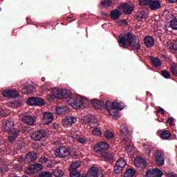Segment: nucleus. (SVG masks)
<instances>
[{
  "instance_id": "nucleus-47",
  "label": "nucleus",
  "mask_w": 177,
  "mask_h": 177,
  "mask_svg": "<svg viewBox=\"0 0 177 177\" xmlns=\"http://www.w3.org/2000/svg\"><path fill=\"white\" fill-rule=\"evenodd\" d=\"M26 21H28V18H26Z\"/></svg>"
},
{
  "instance_id": "nucleus-7",
  "label": "nucleus",
  "mask_w": 177,
  "mask_h": 177,
  "mask_svg": "<svg viewBox=\"0 0 177 177\" xmlns=\"http://www.w3.org/2000/svg\"><path fill=\"white\" fill-rule=\"evenodd\" d=\"M122 10L125 15H131L133 12V9L135 8V6H133V4L131 2L129 3H125L122 7Z\"/></svg>"
},
{
  "instance_id": "nucleus-44",
  "label": "nucleus",
  "mask_w": 177,
  "mask_h": 177,
  "mask_svg": "<svg viewBox=\"0 0 177 177\" xmlns=\"http://www.w3.org/2000/svg\"><path fill=\"white\" fill-rule=\"evenodd\" d=\"M29 133H35V132H29Z\"/></svg>"
},
{
  "instance_id": "nucleus-28",
  "label": "nucleus",
  "mask_w": 177,
  "mask_h": 177,
  "mask_svg": "<svg viewBox=\"0 0 177 177\" xmlns=\"http://www.w3.org/2000/svg\"><path fill=\"white\" fill-rule=\"evenodd\" d=\"M171 49L172 52L177 53V40L173 43L172 48Z\"/></svg>"
},
{
  "instance_id": "nucleus-20",
  "label": "nucleus",
  "mask_w": 177,
  "mask_h": 177,
  "mask_svg": "<svg viewBox=\"0 0 177 177\" xmlns=\"http://www.w3.org/2000/svg\"><path fill=\"white\" fill-rule=\"evenodd\" d=\"M153 0H139L140 6H150Z\"/></svg>"
},
{
  "instance_id": "nucleus-43",
  "label": "nucleus",
  "mask_w": 177,
  "mask_h": 177,
  "mask_svg": "<svg viewBox=\"0 0 177 177\" xmlns=\"http://www.w3.org/2000/svg\"><path fill=\"white\" fill-rule=\"evenodd\" d=\"M69 23H71V21H73V20H68Z\"/></svg>"
},
{
  "instance_id": "nucleus-26",
  "label": "nucleus",
  "mask_w": 177,
  "mask_h": 177,
  "mask_svg": "<svg viewBox=\"0 0 177 177\" xmlns=\"http://www.w3.org/2000/svg\"><path fill=\"white\" fill-rule=\"evenodd\" d=\"M52 86V83L49 82H46L44 84H43L42 88L44 91H49V88Z\"/></svg>"
},
{
  "instance_id": "nucleus-30",
  "label": "nucleus",
  "mask_w": 177,
  "mask_h": 177,
  "mask_svg": "<svg viewBox=\"0 0 177 177\" xmlns=\"http://www.w3.org/2000/svg\"><path fill=\"white\" fill-rule=\"evenodd\" d=\"M173 122H174V118H169L166 121V124H169L170 127H172Z\"/></svg>"
},
{
  "instance_id": "nucleus-19",
  "label": "nucleus",
  "mask_w": 177,
  "mask_h": 177,
  "mask_svg": "<svg viewBox=\"0 0 177 177\" xmlns=\"http://www.w3.org/2000/svg\"><path fill=\"white\" fill-rule=\"evenodd\" d=\"M118 109L116 108H112V109H109V113L111 117H118Z\"/></svg>"
},
{
  "instance_id": "nucleus-40",
  "label": "nucleus",
  "mask_w": 177,
  "mask_h": 177,
  "mask_svg": "<svg viewBox=\"0 0 177 177\" xmlns=\"http://www.w3.org/2000/svg\"><path fill=\"white\" fill-rule=\"evenodd\" d=\"M102 15H103V16H105V17L107 16V13H106V12H104Z\"/></svg>"
},
{
  "instance_id": "nucleus-17",
  "label": "nucleus",
  "mask_w": 177,
  "mask_h": 177,
  "mask_svg": "<svg viewBox=\"0 0 177 177\" xmlns=\"http://www.w3.org/2000/svg\"><path fill=\"white\" fill-rule=\"evenodd\" d=\"M117 103V101H113L111 102V101L107 100L104 104L105 108L108 111L111 110L112 109H115V104Z\"/></svg>"
},
{
  "instance_id": "nucleus-9",
  "label": "nucleus",
  "mask_w": 177,
  "mask_h": 177,
  "mask_svg": "<svg viewBox=\"0 0 177 177\" xmlns=\"http://www.w3.org/2000/svg\"><path fill=\"white\" fill-rule=\"evenodd\" d=\"M21 120L25 124H28V125H34L35 124V118L30 115H24Z\"/></svg>"
},
{
  "instance_id": "nucleus-4",
  "label": "nucleus",
  "mask_w": 177,
  "mask_h": 177,
  "mask_svg": "<svg viewBox=\"0 0 177 177\" xmlns=\"http://www.w3.org/2000/svg\"><path fill=\"white\" fill-rule=\"evenodd\" d=\"M26 104L28 106H44L45 101L41 97H31L26 100Z\"/></svg>"
},
{
  "instance_id": "nucleus-5",
  "label": "nucleus",
  "mask_w": 177,
  "mask_h": 177,
  "mask_svg": "<svg viewBox=\"0 0 177 177\" xmlns=\"http://www.w3.org/2000/svg\"><path fill=\"white\" fill-rule=\"evenodd\" d=\"M53 118H55L53 113L50 112H44L42 117L43 124L44 125H49V124L52 123V121H53Z\"/></svg>"
},
{
  "instance_id": "nucleus-33",
  "label": "nucleus",
  "mask_w": 177,
  "mask_h": 177,
  "mask_svg": "<svg viewBox=\"0 0 177 177\" xmlns=\"http://www.w3.org/2000/svg\"><path fill=\"white\" fill-rule=\"evenodd\" d=\"M0 115L1 117H8V113L3 110H0Z\"/></svg>"
},
{
  "instance_id": "nucleus-6",
  "label": "nucleus",
  "mask_w": 177,
  "mask_h": 177,
  "mask_svg": "<svg viewBox=\"0 0 177 177\" xmlns=\"http://www.w3.org/2000/svg\"><path fill=\"white\" fill-rule=\"evenodd\" d=\"M77 118L74 116H66L62 120V124L64 125V127H71L73 124H75L77 122Z\"/></svg>"
},
{
  "instance_id": "nucleus-2",
  "label": "nucleus",
  "mask_w": 177,
  "mask_h": 177,
  "mask_svg": "<svg viewBox=\"0 0 177 177\" xmlns=\"http://www.w3.org/2000/svg\"><path fill=\"white\" fill-rule=\"evenodd\" d=\"M118 42L119 46L123 49H129L134 52H139V49H140V43L136 40V35L131 32L127 35H120Z\"/></svg>"
},
{
  "instance_id": "nucleus-48",
  "label": "nucleus",
  "mask_w": 177,
  "mask_h": 177,
  "mask_svg": "<svg viewBox=\"0 0 177 177\" xmlns=\"http://www.w3.org/2000/svg\"><path fill=\"white\" fill-rule=\"evenodd\" d=\"M6 131H9V128H8V129H6Z\"/></svg>"
},
{
  "instance_id": "nucleus-12",
  "label": "nucleus",
  "mask_w": 177,
  "mask_h": 177,
  "mask_svg": "<svg viewBox=\"0 0 177 177\" xmlns=\"http://www.w3.org/2000/svg\"><path fill=\"white\" fill-rule=\"evenodd\" d=\"M144 44L147 48L154 46V39L151 36H146L144 39Z\"/></svg>"
},
{
  "instance_id": "nucleus-31",
  "label": "nucleus",
  "mask_w": 177,
  "mask_h": 177,
  "mask_svg": "<svg viewBox=\"0 0 177 177\" xmlns=\"http://www.w3.org/2000/svg\"><path fill=\"white\" fill-rule=\"evenodd\" d=\"M156 113H158V114H162V115H164L165 114V110L160 107L159 109L156 111Z\"/></svg>"
},
{
  "instance_id": "nucleus-11",
  "label": "nucleus",
  "mask_w": 177,
  "mask_h": 177,
  "mask_svg": "<svg viewBox=\"0 0 177 177\" xmlns=\"http://www.w3.org/2000/svg\"><path fill=\"white\" fill-rule=\"evenodd\" d=\"M55 111L57 114H59V115H64V114H67L70 111L67 106H59L56 107Z\"/></svg>"
},
{
  "instance_id": "nucleus-14",
  "label": "nucleus",
  "mask_w": 177,
  "mask_h": 177,
  "mask_svg": "<svg viewBox=\"0 0 177 177\" xmlns=\"http://www.w3.org/2000/svg\"><path fill=\"white\" fill-rule=\"evenodd\" d=\"M120 16H121V12H120L118 10H113L111 11L110 17L112 20H118V19H120Z\"/></svg>"
},
{
  "instance_id": "nucleus-10",
  "label": "nucleus",
  "mask_w": 177,
  "mask_h": 177,
  "mask_svg": "<svg viewBox=\"0 0 177 177\" xmlns=\"http://www.w3.org/2000/svg\"><path fill=\"white\" fill-rule=\"evenodd\" d=\"M3 96L4 97H17L19 92L15 90H6L3 92Z\"/></svg>"
},
{
  "instance_id": "nucleus-37",
  "label": "nucleus",
  "mask_w": 177,
  "mask_h": 177,
  "mask_svg": "<svg viewBox=\"0 0 177 177\" xmlns=\"http://www.w3.org/2000/svg\"><path fill=\"white\" fill-rule=\"evenodd\" d=\"M170 3H176L177 2V0H167Z\"/></svg>"
},
{
  "instance_id": "nucleus-34",
  "label": "nucleus",
  "mask_w": 177,
  "mask_h": 177,
  "mask_svg": "<svg viewBox=\"0 0 177 177\" xmlns=\"http://www.w3.org/2000/svg\"><path fill=\"white\" fill-rule=\"evenodd\" d=\"M92 133H102V131L97 128H94L93 129Z\"/></svg>"
},
{
  "instance_id": "nucleus-23",
  "label": "nucleus",
  "mask_w": 177,
  "mask_h": 177,
  "mask_svg": "<svg viewBox=\"0 0 177 177\" xmlns=\"http://www.w3.org/2000/svg\"><path fill=\"white\" fill-rule=\"evenodd\" d=\"M170 70H171V74H173V75H176V77H177V65L175 64L171 65Z\"/></svg>"
},
{
  "instance_id": "nucleus-36",
  "label": "nucleus",
  "mask_w": 177,
  "mask_h": 177,
  "mask_svg": "<svg viewBox=\"0 0 177 177\" xmlns=\"http://www.w3.org/2000/svg\"><path fill=\"white\" fill-rule=\"evenodd\" d=\"M120 21L122 23L124 26H127L128 24V21H127V20H120Z\"/></svg>"
},
{
  "instance_id": "nucleus-15",
  "label": "nucleus",
  "mask_w": 177,
  "mask_h": 177,
  "mask_svg": "<svg viewBox=\"0 0 177 177\" xmlns=\"http://www.w3.org/2000/svg\"><path fill=\"white\" fill-rule=\"evenodd\" d=\"M151 62L152 66H153L156 68L160 67L162 64L161 59H160L158 57H151Z\"/></svg>"
},
{
  "instance_id": "nucleus-29",
  "label": "nucleus",
  "mask_w": 177,
  "mask_h": 177,
  "mask_svg": "<svg viewBox=\"0 0 177 177\" xmlns=\"http://www.w3.org/2000/svg\"><path fill=\"white\" fill-rule=\"evenodd\" d=\"M21 93H23L24 95H26L27 93H28V88L27 87V85H25L22 87V89H21Z\"/></svg>"
},
{
  "instance_id": "nucleus-45",
  "label": "nucleus",
  "mask_w": 177,
  "mask_h": 177,
  "mask_svg": "<svg viewBox=\"0 0 177 177\" xmlns=\"http://www.w3.org/2000/svg\"><path fill=\"white\" fill-rule=\"evenodd\" d=\"M39 133H42V131H40L39 132Z\"/></svg>"
},
{
  "instance_id": "nucleus-21",
  "label": "nucleus",
  "mask_w": 177,
  "mask_h": 177,
  "mask_svg": "<svg viewBox=\"0 0 177 177\" xmlns=\"http://www.w3.org/2000/svg\"><path fill=\"white\" fill-rule=\"evenodd\" d=\"M137 19H140L141 20L142 19H145L146 17V11L145 10H141L138 11L136 14Z\"/></svg>"
},
{
  "instance_id": "nucleus-46",
  "label": "nucleus",
  "mask_w": 177,
  "mask_h": 177,
  "mask_svg": "<svg viewBox=\"0 0 177 177\" xmlns=\"http://www.w3.org/2000/svg\"><path fill=\"white\" fill-rule=\"evenodd\" d=\"M43 133H46V131H43Z\"/></svg>"
},
{
  "instance_id": "nucleus-1",
  "label": "nucleus",
  "mask_w": 177,
  "mask_h": 177,
  "mask_svg": "<svg viewBox=\"0 0 177 177\" xmlns=\"http://www.w3.org/2000/svg\"><path fill=\"white\" fill-rule=\"evenodd\" d=\"M47 99L50 102H53L55 99H68V103L74 109L84 108V100L80 95H73L70 90L53 88L51 93L47 95Z\"/></svg>"
},
{
  "instance_id": "nucleus-16",
  "label": "nucleus",
  "mask_w": 177,
  "mask_h": 177,
  "mask_svg": "<svg viewBox=\"0 0 177 177\" xmlns=\"http://www.w3.org/2000/svg\"><path fill=\"white\" fill-rule=\"evenodd\" d=\"M111 3H113V1L111 0H103L100 3V8H110V6H111Z\"/></svg>"
},
{
  "instance_id": "nucleus-18",
  "label": "nucleus",
  "mask_w": 177,
  "mask_h": 177,
  "mask_svg": "<svg viewBox=\"0 0 177 177\" xmlns=\"http://www.w3.org/2000/svg\"><path fill=\"white\" fill-rule=\"evenodd\" d=\"M169 27L172 28V30H177V18L173 17L170 21Z\"/></svg>"
},
{
  "instance_id": "nucleus-39",
  "label": "nucleus",
  "mask_w": 177,
  "mask_h": 177,
  "mask_svg": "<svg viewBox=\"0 0 177 177\" xmlns=\"http://www.w3.org/2000/svg\"><path fill=\"white\" fill-rule=\"evenodd\" d=\"M21 104V102H19L17 104V106H20Z\"/></svg>"
},
{
  "instance_id": "nucleus-3",
  "label": "nucleus",
  "mask_w": 177,
  "mask_h": 177,
  "mask_svg": "<svg viewBox=\"0 0 177 177\" xmlns=\"http://www.w3.org/2000/svg\"><path fill=\"white\" fill-rule=\"evenodd\" d=\"M80 122L84 125H89L91 128H93V125L97 124V119L92 115H87L82 118Z\"/></svg>"
},
{
  "instance_id": "nucleus-13",
  "label": "nucleus",
  "mask_w": 177,
  "mask_h": 177,
  "mask_svg": "<svg viewBox=\"0 0 177 177\" xmlns=\"http://www.w3.org/2000/svg\"><path fill=\"white\" fill-rule=\"evenodd\" d=\"M149 8L151 10H158L161 8V4L159 1H152L149 4Z\"/></svg>"
},
{
  "instance_id": "nucleus-38",
  "label": "nucleus",
  "mask_w": 177,
  "mask_h": 177,
  "mask_svg": "<svg viewBox=\"0 0 177 177\" xmlns=\"http://www.w3.org/2000/svg\"><path fill=\"white\" fill-rule=\"evenodd\" d=\"M104 133H114L113 131H110L109 130H106Z\"/></svg>"
},
{
  "instance_id": "nucleus-35",
  "label": "nucleus",
  "mask_w": 177,
  "mask_h": 177,
  "mask_svg": "<svg viewBox=\"0 0 177 177\" xmlns=\"http://www.w3.org/2000/svg\"><path fill=\"white\" fill-rule=\"evenodd\" d=\"M53 129H57V128H59V124H58V123H54V124H53Z\"/></svg>"
},
{
  "instance_id": "nucleus-25",
  "label": "nucleus",
  "mask_w": 177,
  "mask_h": 177,
  "mask_svg": "<svg viewBox=\"0 0 177 177\" xmlns=\"http://www.w3.org/2000/svg\"><path fill=\"white\" fill-rule=\"evenodd\" d=\"M160 74L164 78H166V80H169L171 77V73L167 70L162 71Z\"/></svg>"
},
{
  "instance_id": "nucleus-22",
  "label": "nucleus",
  "mask_w": 177,
  "mask_h": 177,
  "mask_svg": "<svg viewBox=\"0 0 177 177\" xmlns=\"http://www.w3.org/2000/svg\"><path fill=\"white\" fill-rule=\"evenodd\" d=\"M116 101V103L115 104V109H117L118 110H122L124 109V102H118V100H115Z\"/></svg>"
},
{
  "instance_id": "nucleus-42",
  "label": "nucleus",
  "mask_w": 177,
  "mask_h": 177,
  "mask_svg": "<svg viewBox=\"0 0 177 177\" xmlns=\"http://www.w3.org/2000/svg\"><path fill=\"white\" fill-rule=\"evenodd\" d=\"M70 19H71V17H67V19H68V20Z\"/></svg>"
},
{
  "instance_id": "nucleus-24",
  "label": "nucleus",
  "mask_w": 177,
  "mask_h": 177,
  "mask_svg": "<svg viewBox=\"0 0 177 177\" xmlns=\"http://www.w3.org/2000/svg\"><path fill=\"white\" fill-rule=\"evenodd\" d=\"M120 132L121 133H129V130L128 129V127H127L125 124H122L121 125Z\"/></svg>"
},
{
  "instance_id": "nucleus-32",
  "label": "nucleus",
  "mask_w": 177,
  "mask_h": 177,
  "mask_svg": "<svg viewBox=\"0 0 177 177\" xmlns=\"http://www.w3.org/2000/svg\"><path fill=\"white\" fill-rule=\"evenodd\" d=\"M157 133H172V131L168 130H160L157 132Z\"/></svg>"
},
{
  "instance_id": "nucleus-27",
  "label": "nucleus",
  "mask_w": 177,
  "mask_h": 177,
  "mask_svg": "<svg viewBox=\"0 0 177 177\" xmlns=\"http://www.w3.org/2000/svg\"><path fill=\"white\" fill-rule=\"evenodd\" d=\"M28 93H32L35 91V87L31 84L27 86Z\"/></svg>"
},
{
  "instance_id": "nucleus-41",
  "label": "nucleus",
  "mask_w": 177,
  "mask_h": 177,
  "mask_svg": "<svg viewBox=\"0 0 177 177\" xmlns=\"http://www.w3.org/2000/svg\"><path fill=\"white\" fill-rule=\"evenodd\" d=\"M41 81H42L43 82H44V81H45V77H42V78H41Z\"/></svg>"
},
{
  "instance_id": "nucleus-8",
  "label": "nucleus",
  "mask_w": 177,
  "mask_h": 177,
  "mask_svg": "<svg viewBox=\"0 0 177 177\" xmlns=\"http://www.w3.org/2000/svg\"><path fill=\"white\" fill-rule=\"evenodd\" d=\"M91 104L95 109L103 110L104 102L100 100L93 99L91 100Z\"/></svg>"
}]
</instances>
